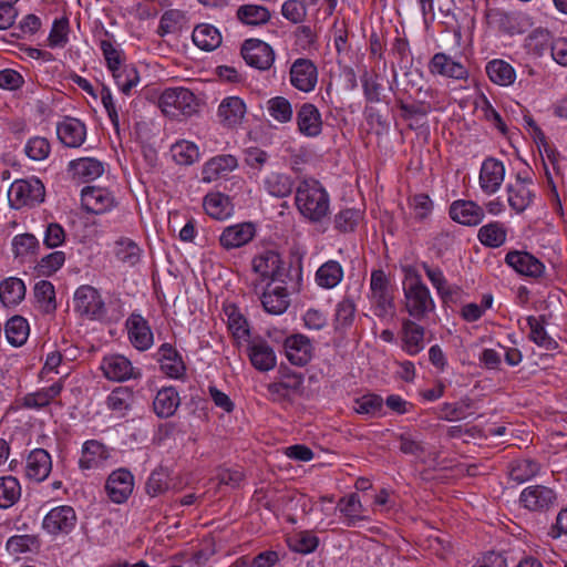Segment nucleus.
<instances>
[{"label":"nucleus","instance_id":"obj_1","mask_svg":"<svg viewBox=\"0 0 567 567\" xmlns=\"http://www.w3.org/2000/svg\"><path fill=\"white\" fill-rule=\"evenodd\" d=\"M296 205L300 214L311 223H322L330 213L327 190L316 179H305L296 189Z\"/></svg>","mask_w":567,"mask_h":567},{"label":"nucleus","instance_id":"obj_2","mask_svg":"<svg viewBox=\"0 0 567 567\" xmlns=\"http://www.w3.org/2000/svg\"><path fill=\"white\" fill-rule=\"evenodd\" d=\"M404 310L417 321L424 320L435 309L434 300L421 276L413 269L405 272L403 280Z\"/></svg>","mask_w":567,"mask_h":567},{"label":"nucleus","instance_id":"obj_3","mask_svg":"<svg viewBox=\"0 0 567 567\" xmlns=\"http://www.w3.org/2000/svg\"><path fill=\"white\" fill-rule=\"evenodd\" d=\"M371 305L374 316L393 320L395 317L394 296L383 270H373L370 279Z\"/></svg>","mask_w":567,"mask_h":567},{"label":"nucleus","instance_id":"obj_4","mask_svg":"<svg viewBox=\"0 0 567 567\" xmlns=\"http://www.w3.org/2000/svg\"><path fill=\"white\" fill-rule=\"evenodd\" d=\"M158 106L165 115L171 117L181 114L190 116L197 111L198 100L188 89L168 87L161 94Z\"/></svg>","mask_w":567,"mask_h":567},{"label":"nucleus","instance_id":"obj_5","mask_svg":"<svg viewBox=\"0 0 567 567\" xmlns=\"http://www.w3.org/2000/svg\"><path fill=\"white\" fill-rule=\"evenodd\" d=\"M45 188L35 177L14 181L8 190V200L12 208L34 207L44 200Z\"/></svg>","mask_w":567,"mask_h":567},{"label":"nucleus","instance_id":"obj_6","mask_svg":"<svg viewBox=\"0 0 567 567\" xmlns=\"http://www.w3.org/2000/svg\"><path fill=\"white\" fill-rule=\"evenodd\" d=\"M73 302L75 311L82 317L96 320L102 319L106 313L100 292L92 286L79 287L75 290Z\"/></svg>","mask_w":567,"mask_h":567},{"label":"nucleus","instance_id":"obj_7","mask_svg":"<svg viewBox=\"0 0 567 567\" xmlns=\"http://www.w3.org/2000/svg\"><path fill=\"white\" fill-rule=\"evenodd\" d=\"M241 55L249 66L261 71L268 70L275 61L272 48L259 39L246 40L241 47Z\"/></svg>","mask_w":567,"mask_h":567},{"label":"nucleus","instance_id":"obj_8","mask_svg":"<svg viewBox=\"0 0 567 567\" xmlns=\"http://www.w3.org/2000/svg\"><path fill=\"white\" fill-rule=\"evenodd\" d=\"M519 502L529 511L545 512L555 506L557 494L548 486L530 485L523 489Z\"/></svg>","mask_w":567,"mask_h":567},{"label":"nucleus","instance_id":"obj_9","mask_svg":"<svg viewBox=\"0 0 567 567\" xmlns=\"http://www.w3.org/2000/svg\"><path fill=\"white\" fill-rule=\"evenodd\" d=\"M246 352L251 365L260 372L270 371L277 364L272 347L260 337L248 340Z\"/></svg>","mask_w":567,"mask_h":567},{"label":"nucleus","instance_id":"obj_10","mask_svg":"<svg viewBox=\"0 0 567 567\" xmlns=\"http://www.w3.org/2000/svg\"><path fill=\"white\" fill-rule=\"evenodd\" d=\"M76 523L75 511L71 506L62 505L52 508L43 519V528L52 535L70 533Z\"/></svg>","mask_w":567,"mask_h":567},{"label":"nucleus","instance_id":"obj_11","mask_svg":"<svg viewBox=\"0 0 567 567\" xmlns=\"http://www.w3.org/2000/svg\"><path fill=\"white\" fill-rule=\"evenodd\" d=\"M82 207L91 214H103L115 206L111 192L103 187L86 186L81 192Z\"/></svg>","mask_w":567,"mask_h":567},{"label":"nucleus","instance_id":"obj_12","mask_svg":"<svg viewBox=\"0 0 567 567\" xmlns=\"http://www.w3.org/2000/svg\"><path fill=\"white\" fill-rule=\"evenodd\" d=\"M429 72L453 80H467V68L444 52L435 53L429 62Z\"/></svg>","mask_w":567,"mask_h":567},{"label":"nucleus","instance_id":"obj_13","mask_svg":"<svg viewBox=\"0 0 567 567\" xmlns=\"http://www.w3.org/2000/svg\"><path fill=\"white\" fill-rule=\"evenodd\" d=\"M101 369L109 380L117 382L136 379L141 375V372L132 365L131 361L121 354L105 357Z\"/></svg>","mask_w":567,"mask_h":567},{"label":"nucleus","instance_id":"obj_14","mask_svg":"<svg viewBox=\"0 0 567 567\" xmlns=\"http://www.w3.org/2000/svg\"><path fill=\"white\" fill-rule=\"evenodd\" d=\"M318 80V71L312 61L297 59L290 68L291 84L302 92H310L315 89Z\"/></svg>","mask_w":567,"mask_h":567},{"label":"nucleus","instance_id":"obj_15","mask_svg":"<svg viewBox=\"0 0 567 567\" xmlns=\"http://www.w3.org/2000/svg\"><path fill=\"white\" fill-rule=\"evenodd\" d=\"M133 475L124 468L114 471L107 478L105 488L109 497L116 504L124 503L133 492Z\"/></svg>","mask_w":567,"mask_h":567},{"label":"nucleus","instance_id":"obj_16","mask_svg":"<svg viewBox=\"0 0 567 567\" xmlns=\"http://www.w3.org/2000/svg\"><path fill=\"white\" fill-rule=\"evenodd\" d=\"M109 449L97 440L84 442L79 460V466L83 471L97 470L109 460Z\"/></svg>","mask_w":567,"mask_h":567},{"label":"nucleus","instance_id":"obj_17","mask_svg":"<svg viewBox=\"0 0 567 567\" xmlns=\"http://www.w3.org/2000/svg\"><path fill=\"white\" fill-rule=\"evenodd\" d=\"M60 142L66 147H80L86 137V127L78 118L66 117L56 125Z\"/></svg>","mask_w":567,"mask_h":567},{"label":"nucleus","instance_id":"obj_18","mask_svg":"<svg viewBox=\"0 0 567 567\" xmlns=\"http://www.w3.org/2000/svg\"><path fill=\"white\" fill-rule=\"evenodd\" d=\"M297 126L307 137H317L322 132L321 114L316 105L303 103L297 111Z\"/></svg>","mask_w":567,"mask_h":567},{"label":"nucleus","instance_id":"obj_19","mask_svg":"<svg viewBox=\"0 0 567 567\" xmlns=\"http://www.w3.org/2000/svg\"><path fill=\"white\" fill-rule=\"evenodd\" d=\"M505 176V168L502 162L495 158H487L483 162L480 172V185L484 193H496Z\"/></svg>","mask_w":567,"mask_h":567},{"label":"nucleus","instance_id":"obj_20","mask_svg":"<svg viewBox=\"0 0 567 567\" xmlns=\"http://www.w3.org/2000/svg\"><path fill=\"white\" fill-rule=\"evenodd\" d=\"M128 337L132 344L141 350H147L153 344V333L147 321L136 313H132L126 320Z\"/></svg>","mask_w":567,"mask_h":567},{"label":"nucleus","instance_id":"obj_21","mask_svg":"<svg viewBox=\"0 0 567 567\" xmlns=\"http://www.w3.org/2000/svg\"><path fill=\"white\" fill-rule=\"evenodd\" d=\"M285 350L290 363L303 367L311 359L312 346L307 337L293 334L285 340Z\"/></svg>","mask_w":567,"mask_h":567},{"label":"nucleus","instance_id":"obj_22","mask_svg":"<svg viewBox=\"0 0 567 567\" xmlns=\"http://www.w3.org/2000/svg\"><path fill=\"white\" fill-rule=\"evenodd\" d=\"M256 229L251 223H241L226 227L220 237V245L225 249L239 248L248 244L255 236Z\"/></svg>","mask_w":567,"mask_h":567},{"label":"nucleus","instance_id":"obj_23","mask_svg":"<svg viewBox=\"0 0 567 567\" xmlns=\"http://www.w3.org/2000/svg\"><path fill=\"white\" fill-rule=\"evenodd\" d=\"M530 185V179L518 174L515 184L507 187L508 204L517 213L524 212L533 202L534 193Z\"/></svg>","mask_w":567,"mask_h":567},{"label":"nucleus","instance_id":"obj_24","mask_svg":"<svg viewBox=\"0 0 567 567\" xmlns=\"http://www.w3.org/2000/svg\"><path fill=\"white\" fill-rule=\"evenodd\" d=\"M450 216L462 225L475 226L482 221L484 210L474 202L456 200L450 207Z\"/></svg>","mask_w":567,"mask_h":567},{"label":"nucleus","instance_id":"obj_25","mask_svg":"<svg viewBox=\"0 0 567 567\" xmlns=\"http://www.w3.org/2000/svg\"><path fill=\"white\" fill-rule=\"evenodd\" d=\"M51 468V456L45 450L35 449L29 454L25 465V474L29 478L42 482L48 477Z\"/></svg>","mask_w":567,"mask_h":567},{"label":"nucleus","instance_id":"obj_26","mask_svg":"<svg viewBox=\"0 0 567 567\" xmlns=\"http://www.w3.org/2000/svg\"><path fill=\"white\" fill-rule=\"evenodd\" d=\"M505 261L517 272L529 277H538L544 270V265L528 252L509 251Z\"/></svg>","mask_w":567,"mask_h":567},{"label":"nucleus","instance_id":"obj_27","mask_svg":"<svg viewBox=\"0 0 567 567\" xmlns=\"http://www.w3.org/2000/svg\"><path fill=\"white\" fill-rule=\"evenodd\" d=\"M414 319L402 320L403 349L411 355L419 353L424 348L425 330Z\"/></svg>","mask_w":567,"mask_h":567},{"label":"nucleus","instance_id":"obj_28","mask_svg":"<svg viewBox=\"0 0 567 567\" xmlns=\"http://www.w3.org/2000/svg\"><path fill=\"white\" fill-rule=\"evenodd\" d=\"M238 166L237 158L234 155L225 154L210 158L203 168V181L213 182L228 173L233 172Z\"/></svg>","mask_w":567,"mask_h":567},{"label":"nucleus","instance_id":"obj_29","mask_svg":"<svg viewBox=\"0 0 567 567\" xmlns=\"http://www.w3.org/2000/svg\"><path fill=\"white\" fill-rule=\"evenodd\" d=\"M181 404L178 392L173 386L161 389L153 401V409L158 417L166 419L175 414Z\"/></svg>","mask_w":567,"mask_h":567},{"label":"nucleus","instance_id":"obj_30","mask_svg":"<svg viewBox=\"0 0 567 567\" xmlns=\"http://www.w3.org/2000/svg\"><path fill=\"white\" fill-rule=\"evenodd\" d=\"M246 113L244 101L237 96H230L221 101L218 106L220 122L228 127L239 124Z\"/></svg>","mask_w":567,"mask_h":567},{"label":"nucleus","instance_id":"obj_31","mask_svg":"<svg viewBox=\"0 0 567 567\" xmlns=\"http://www.w3.org/2000/svg\"><path fill=\"white\" fill-rule=\"evenodd\" d=\"M69 171L72 172L74 177L89 182L100 177L104 172V166L102 162L95 158L83 157L71 161Z\"/></svg>","mask_w":567,"mask_h":567},{"label":"nucleus","instance_id":"obj_32","mask_svg":"<svg viewBox=\"0 0 567 567\" xmlns=\"http://www.w3.org/2000/svg\"><path fill=\"white\" fill-rule=\"evenodd\" d=\"M25 285L17 277H9L0 282V301L6 307L19 305L25 297Z\"/></svg>","mask_w":567,"mask_h":567},{"label":"nucleus","instance_id":"obj_33","mask_svg":"<svg viewBox=\"0 0 567 567\" xmlns=\"http://www.w3.org/2000/svg\"><path fill=\"white\" fill-rule=\"evenodd\" d=\"M264 309L270 315H281L289 306L288 292L285 287L267 289L260 296Z\"/></svg>","mask_w":567,"mask_h":567},{"label":"nucleus","instance_id":"obj_34","mask_svg":"<svg viewBox=\"0 0 567 567\" xmlns=\"http://www.w3.org/2000/svg\"><path fill=\"white\" fill-rule=\"evenodd\" d=\"M63 389L62 379L54 382L51 386L41 389L33 393H28L22 399V405L28 409H42L58 396Z\"/></svg>","mask_w":567,"mask_h":567},{"label":"nucleus","instance_id":"obj_35","mask_svg":"<svg viewBox=\"0 0 567 567\" xmlns=\"http://www.w3.org/2000/svg\"><path fill=\"white\" fill-rule=\"evenodd\" d=\"M192 39L199 49L205 51H213L221 43V35L218 29L206 23L195 27Z\"/></svg>","mask_w":567,"mask_h":567},{"label":"nucleus","instance_id":"obj_36","mask_svg":"<svg viewBox=\"0 0 567 567\" xmlns=\"http://www.w3.org/2000/svg\"><path fill=\"white\" fill-rule=\"evenodd\" d=\"M280 257L275 251H266L252 259V270L260 281L274 279L279 270Z\"/></svg>","mask_w":567,"mask_h":567},{"label":"nucleus","instance_id":"obj_37","mask_svg":"<svg viewBox=\"0 0 567 567\" xmlns=\"http://www.w3.org/2000/svg\"><path fill=\"white\" fill-rule=\"evenodd\" d=\"M114 255L126 267H134L141 260L142 249L132 239L121 237L114 244Z\"/></svg>","mask_w":567,"mask_h":567},{"label":"nucleus","instance_id":"obj_38","mask_svg":"<svg viewBox=\"0 0 567 567\" xmlns=\"http://www.w3.org/2000/svg\"><path fill=\"white\" fill-rule=\"evenodd\" d=\"M343 278L342 266L336 260L322 264L316 272V282L324 289L337 287Z\"/></svg>","mask_w":567,"mask_h":567},{"label":"nucleus","instance_id":"obj_39","mask_svg":"<svg viewBox=\"0 0 567 567\" xmlns=\"http://www.w3.org/2000/svg\"><path fill=\"white\" fill-rule=\"evenodd\" d=\"M118 90L125 94L131 95L132 90L140 84L141 78L137 69L133 64L122 65L111 71Z\"/></svg>","mask_w":567,"mask_h":567},{"label":"nucleus","instance_id":"obj_40","mask_svg":"<svg viewBox=\"0 0 567 567\" xmlns=\"http://www.w3.org/2000/svg\"><path fill=\"white\" fill-rule=\"evenodd\" d=\"M237 19L246 25H262L266 24L270 18L268 8L259 4H243L236 11Z\"/></svg>","mask_w":567,"mask_h":567},{"label":"nucleus","instance_id":"obj_41","mask_svg":"<svg viewBox=\"0 0 567 567\" xmlns=\"http://www.w3.org/2000/svg\"><path fill=\"white\" fill-rule=\"evenodd\" d=\"M486 73L489 80L498 85H511L516 78L514 68L504 60H492L486 64Z\"/></svg>","mask_w":567,"mask_h":567},{"label":"nucleus","instance_id":"obj_42","mask_svg":"<svg viewBox=\"0 0 567 567\" xmlns=\"http://www.w3.org/2000/svg\"><path fill=\"white\" fill-rule=\"evenodd\" d=\"M205 212L213 218L226 219L231 212L230 200L228 196L220 193H212L204 198Z\"/></svg>","mask_w":567,"mask_h":567},{"label":"nucleus","instance_id":"obj_43","mask_svg":"<svg viewBox=\"0 0 567 567\" xmlns=\"http://www.w3.org/2000/svg\"><path fill=\"white\" fill-rule=\"evenodd\" d=\"M264 187L271 196L284 198L292 193L291 178L281 173H270L264 179Z\"/></svg>","mask_w":567,"mask_h":567},{"label":"nucleus","instance_id":"obj_44","mask_svg":"<svg viewBox=\"0 0 567 567\" xmlns=\"http://www.w3.org/2000/svg\"><path fill=\"white\" fill-rule=\"evenodd\" d=\"M527 324L530 329L529 339L534 343L546 350H553L557 347L556 341L545 330L544 317L529 316L527 318Z\"/></svg>","mask_w":567,"mask_h":567},{"label":"nucleus","instance_id":"obj_45","mask_svg":"<svg viewBox=\"0 0 567 567\" xmlns=\"http://www.w3.org/2000/svg\"><path fill=\"white\" fill-rule=\"evenodd\" d=\"M539 470V464L533 460H517L509 466V477L512 481L522 484L536 476Z\"/></svg>","mask_w":567,"mask_h":567},{"label":"nucleus","instance_id":"obj_46","mask_svg":"<svg viewBox=\"0 0 567 567\" xmlns=\"http://www.w3.org/2000/svg\"><path fill=\"white\" fill-rule=\"evenodd\" d=\"M287 544L292 551L307 555L317 549L319 538L311 532H299L288 536Z\"/></svg>","mask_w":567,"mask_h":567},{"label":"nucleus","instance_id":"obj_47","mask_svg":"<svg viewBox=\"0 0 567 567\" xmlns=\"http://www.w3.org/2000/svg\"><path fill=\"white\" fill-rule=\"evenodd\" d=\"M34 297L44 313H52L56 309L54 286L48 280H41L34 286Z\"/></svg>","mask_w":567,"mask_h":567},{"label":"nucleus","instance_id":"obj_48","mask_svg":"<svg viewBox=\"0 0 567 567\" xmlns=\"http://www.w3.org/2000/svg\"><path fill=\"white\" fill-rule=\"evenodd\" d=\"M6 336L12 346H22L29 336L28 321L20 316L12 317L6 324Z\"/></svg>","mask_w":567,"mask_h":567},{"label":"nucleus","instance_id":"obj_49","mask_svg":"<svg viewBox=\"0 0 567 567\" xmlns=\"http://www.w3.org/2000/svg\"><path fill=\"white\" fill-rule=\"evenodd\" d=\"M533 25L532 18L523 12L506 13L501 19V27L509 34H520Z\"/></svg>","mask_w":567,"mask_h":567},{"label":"nucleus","instance_id":"obj_50","mask_svg":"<svg viewBox=\"0 0 567 567\" xmlns=\"http://www.w3.org/2000/svg\"><path fill=\"white\" fill-rule=\"evenodd\" d=\"M422 268L442 300L444 302L453 300V289L447 285L443 271L439 267H431L426 262L422 264Z\"/></svg>","mask_w":567,"mask_h":567},{"label":"nucleus","instance_id":"obj_51","mask_svg":"<svg viewBox=\"0 0 567 567\" xmlns=\"http://www.w3.org/2000/svg\"><path fill=\"white\" fill-rule=\"evenodd\" d=\"M480 241L487 247H499L506 240V230L501 223H489L478 230Z\"/></svg>","mask_w":567,"mask_h":567},{"label":"nucleus","instance_id":"obj_52","mask_svg":"<svg viewBox=\"0 0 567 567\" xmlns=\"http://www.w3.org/2000/svg\"><path fill=\"white\" fill-rule=\"evenodd\" d=\"M21 487L16 477H0V507L12 506L20 497Z\"/></svg>","mask_w":567,"mask_h":567},{"label":"nucleus","instance_id":"obj_53","mask_svg":"<svg viewBox=\"0 0 567 567\" xmlns=\"http://www.w3.org/2000/svg\"><path fill=\"white\" fill-rule=\"evenodd\" d=\"M553 42L548 30L537 28L526 38V48L534 54L542 56L546 51L550 50Z\"/></svg>","mask_w":567,"mask_h":567},{"label":"nucleus","instance_id":"obj_54","mask_svg":"<svg viewBox=\"0 0 567 567\" xmlns=\"http://www.w3.org/2000/svg\"><path fill=\"white\" fill-rule=\"evenodd\" d=\"M383 410V399L374 393L364 394L354 400V411L359 414L379 416Z\"/></svg>","mask_w":567,"mask_h":567},{"label":"nucleus","instance_id":"obj_55","mask_svg":"<svg viewBox=\"0 0 567 567\" xmlns=\"http://www.w3.org/2000/svg\"><path fill=\"white\" fill-rule=\"evenodd\" d=\"M338 507L346 516V525L348 527L355 526L359 520L363 519V517L360 516L362 504L357 494H351L347 498L340 499Z\"/></svg>","mask_w":567,"mask_h":567},{"label":"nucleus","instance_id":"obj_56","mask_svg":"<svg viewBox=\"0 0 567 567\" xmlns=\"http://www.w3.org/2000/svg\"><path fill=\"white\" fill-rule=\"evenodd\" d=\"M172 153L175 162L179 165H192L199 158L198 147L188 141L175 143L172 147Z\"/></svg>","mask_w":567,"mask_h":567},{"label":"nucleus","instance_id":"obj_57","mask_svg":"<svg viewBox=\"0 0 567 567\" xmlns=\"http://www.w3.org/2000/svg\"><path fill=\"white\" fill-rule=\"evenodd\" d=\"M267 109L270 116L279 123L290 122L292 118V106L284 96H276L268 101Z\"/></svg>","mask_w":567,"mask_h":567},{"label":"nucleus","instance_id":"obj_58","mask_svg":"<svg viewBox=\"0 0 567 567\" xmlns=\"http://www.w3.org/2000/svg\"><path fill=\"white\" fill-rule=\"evenodd\" d=\"M396 105L401 111V116L405 121H413L417 117H425L432 110L430 103L424 99L415 103H406L402 99H396Z\"/></svg>","mask_w":567,"mask_h":567},{"label":"nucleus","instance_id":"obj_59","mask_svg":"<svg viewBox=\"0 0 567 567\" xmlns=\"http://www.w3.org/2000/svg\"><path fill=\"white\" fill-rule=\"evenodd\" d=\"M167 489H168V473H167V471L163 467L155 468L151 473V475L145 484L146 493L150 496L155 497L157 495L165 493Z\"/></svg>","mask_w":567,"mask_h":567},{"label":"nucleus","instance_id":"obj_60","mask_svg":"<svg viewBox=\"0 0 567 567\" xmlns=\"http://www.w3.org/2000/svg\"><path fill=\"white\" fill-rule=\"evenodd\" d=\"M133 401V392L127 386L115 388L107 396V406L117 412L127 410Z\"/></svg>","mask_w":567,"mask_h":567},{"label":"nucleus","instance_id":"obj_61","mask_svg":"<svg viewBox=\"0 0 567 567\" xmlns=\"http://www.w3.org/2000/svg\"><path fill=\"white\" fill-rule=\"evenodd\" d=\"M355 305L351 299L344 298L337 306L336 310V329H346L350 327L354 320Z\"/></svg>","mask_w":567,"mask_h":567},{"label":"nucleus","instance_id":"obj_62","mask_svg":"<svg viewBox=\"0 0 567 567\" xmlns=\"http://www.w3.org/2000/svg\"><path fill=\"white\" fill-rule=\"evenodd\" d=\"M360 219V210L347 208L334 216V227L342 233L353 231Z\"/></svg>","mask_w":567,"mask_h":567},{"label":"nucleus","instance_id":"obj_63","mask_svg":"<svg viewBox=\"0 0 567 567\" xmlns=\"http://www.w3.org/2000/svg\"><path fill=\"white\" fill-rule=\"evenodd\" d=\"M65 261L63 251H53L44 257L37 265V270L42 276H51L58 271Z\"/></svg>","mask_w":567,"mask_h":567},{"label":"nucleus","instance_id":"obj_64","mask_svg":"<svg viewBox=\"0 0 567 567\" xmlns=\"http://www.w3.org/2000/svg\"><path fill=\"white\" fill-rule=\"evenodd\" d=\"M100 49L106 62V66L110 71H113L122 65L124 62V53L121 49L113 45L109 40L100 41Z\"/></svg>","mask_w":567,"mask_h":567}]
</instances>
